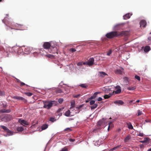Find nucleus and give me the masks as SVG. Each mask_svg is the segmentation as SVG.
<instances>
[{"label":"nucleus","instance_id":"nucleus-1","mask_svg":"<svg viewBox=\"0 0 151 151\" xmlns=\"http://www.w3.org/2000/svg\"><path fill=\"white\" fill-rule=\"evenodd\" d=\"M129 35V32L127 31H122L120 32L114 31L107 33L106 36L108 38L111 39L114 37L123 36H127Z\"/></svg>","mask_w":151,"mask_h":151},{"label":"nucleus","instance_id":"nucleus-2","mask_svg":"<svg viewBox=\"0 0 151 151\" xmlns=\"http://www.w3.org/2000/svg\"><path fill=\"white\" fill-rule=\"evenodd\" d=\"M94 62V59L93 58H91L89 59L88 61L87 62H78L77 65L79 66H80V68H81V69H83L84 67L83 66V65H87L89 66H91L93 64Z\"/></svg>","mask_w":151,"mask_h":151},{"label":"nucleus","instance_id":"nucleus-3","mask_svg":"<svg viewBox=\"0 0 151 151\" xmlns=\"http://www.w3.org/2000/svg\"><path fill=\"white\" fill-rule=\"evenodd\" d=\"M13 26L15 28L18 29L24 30L27 29V27L22 24H19L17 23L15 24Z\"/></svg>","mask_w":151,"mask_h":151},{"label":"nucleus","instance_id":"nucleus-4","mask_svg":"<svg viewBox=\"0 0 151 151\" xmlns=\"http://www.w3.org/2000/svg\"><path fill=\"white\" fill-rule=\"evenodd\" d=\"M44 108L49 109L52 106L50 101H46L44 102Z\"/></svg>","mask_w":151,"mask_h":151},{"label":"nucleus","instance_id":"nucleus-5","mask_svg":"<svg viewBox=\"0 0 151 151\" xmlns=\"http://www.w3.org/2000/svg\"><path fill=\"white\" fill-rule=\"evenodd\" d=\"M13 98L15 99L22 100L25 103H26L27 102V100L22 97L15 96L13 97Z\"/></svg>","mask_w":151,"mask_h":151},{"label":"nucleus","instance_id":"nucleus-6","mask_svg":"<svg viewBox=\"0 0 151 151\" xmlns=\"http://www.w3.org/2000/svg\"><path fill=\"white\" fill-rule=\"evenodd\" d=\"M43 46L45 49H49L51 47L50 43L49 42H45L44 43Z\"/></svg>","mask_w":151,"mask_h":151},{"label":"nucleus","instance_id":"nucleus-7","mask_svg":"<svg viewBox=\"0 0 151 151\" xmlns=\"http://www.w3.org/2000/svg\"><path fill=\"white\" fill-rule=\"evenodd\" d=\"M116 88L117 89L116 91H114L112 93L114 94L115 93V94H119L121 92V87L119 86H117L116 87Z\"/></svg>","mask_w":151,"mask_h":151},{"label":"nucleus","instance_id":"nucleus-8","mask_svg":"<svg viewBox=\"0 0 151 151\" xmlns=\"http://www.w3.org/2000/svg\"><path fill=\"white\" fill-rule=\"evenodd\" d=\"M18 122L22 125L24 124L28 125L29 124V123L28 122L24 120H22L21 119H19Z\"/></svg>","mask_w":151,"mask_h":151},{"label":"nucleus","instance_id":"nucleus-9","mask_svg":"<svg viewBox=\"0 0 151 151\" xmlns=\"http://www.w3.org/2000/svg\"><path fill=\"white\" fill-rule=\"evenodd\" d=\"M31 50V48L29 47H26L24 49V52L25 54H29Z\"/></svg>","mask_w":151,"mask_h":151},{"label":"nucleus","instance_id":"nucleus-10","mask_svg":"<svg viewBox=\"0 0 151 151\" xmlns=\"http://www.w3.org/2000/svg\"><path fill=\"white\" fill-rule=\"evenodd\" d=\"M147 23L145 20H142L140 22V27H145Z\"/></svg>","mask_w":151,"mask_h":151},{"label":"nucleus","instance_id":"nucleus-11","mask_svg":"<svg viewBox=\"0 0 151 151\" xmlns=\"http://www.w3.org/2000/svg\"><path fill=\"white\" fill-rule=\"evenodd\" d=\"M132 14L131 13H128L123 16V18L124 19H129L130 16H132Z\"/></svg>","mask_w":151,"mask_h":151},{"label":"nucleus","instance_id":"nucleus-12","mask_svg":"<svg viewBox=\"0 0 151 151\" xmlns=\"http://www.w3.org/2000/svg\"><path fill=\"white\" fill-rule=\"evenodd\" d=\"M114 103L118 105H122L124 103L123 101L121 100H117L114 101Z\"/></svg>","mask_w":151,"mask_h":151},{"label":"nucleus","instance_id":"nucleus-13","mask_svg":"<svg viewBox=\"0 0 151 151\" xmlns=\"http://www.w3.org/2000/svg\"><path fill=\"white\" fill-rule=\"evenodd\" d=\"M98 75L101 77H104L105 76L107 75V74L104 72L100 71L99 72Z\"/></svg>","mask_w":151,"mask_h":151},{"label":"nucleus","instance_id":"nucleus-14","mask_svg":"<svg viewBox=\"0 0 151 151\" xmlns=\"http://www.w3.org/2000/svg\"><path fill=\"white\" fill-rule=\"evenodd\" d=\"M100 93L99 92H96L93 95L91 96V97L89 98L90 99H94L95 98L97 97V95L99 94Z\"/></svg>","mask_w":151,"mask_h":151},{"label":"nucleus","instance_id":"nucleus-15","mask_svg":"<svg viewBox=\"0 0 151 151\" xmlns=\"http://www.w3.org/2000/svg\"><path fill=\"white\" fill-rule=\"evenodd\" d=\"M6 132L7 133V134L5 136L6 137L12 135L13 134V132L9 130V129L7 130Z\"/></svg>","mask_w":151,"mask_h":151},{"label":"nucleus","instance_id":"nucleus-16","mask_svg":"<svg viewBox=\"0 0 151 151\" xmlns=\"http://www.w3.org/2000/svg\"><path fill=\"white\" fill-rule=\"evenodd\" d=\"M150 139L148 137H146L144 139V140L140 141L141 143H147L149 142Z\"/></svg>","mask_w":151,"mask_h":151},{"label":"nucleus","instance_id":"nucleus-17","mask_svg":"<svg viewBox=\"0 0 151 151\" xmlns=\"http://www.w3.org/2000/svg\"><path fill=\"white\" fill-rule=\"evenodd\" d=\"M114 72L116 74H122L123 72L121 70L117 69L115 70Z\"/></svg>","mask_w":151,"mask_h":151},{"label":"nucleus","instance_id":"nucleus-18","mask_svg":"<svg viewBox=\"0 0 151 151\" xmlns=\"http://www.w3.org/2000/svg\"><path fill=\"white\" fill-rule=\"evenodd\" d=\"M113 95V93H110L108 94H106L104 96V98L105 99H107L110 98Z\"/></svg>","mask_w":151,"mask_h":151},{"label":"nucleus","instance_id":"nucleus-19","mask_svg":"<svg viewBox=\"0 0 151 151\" xmlns=\"http://www.w3.org/2000/svg\"><path fill=\"white\" fill-rule=\"evenodd\" d=\"M106 119V118H103L102 120L99 121L97 123V125L98 126H101L103 123V121L105 120Z\"/></svg>","mask_w":151,"mask_h":151},{"label":"nucleus","instance_id":"nucleus-20","mask_svg":"<svg viewBox=\"0 0 151 151\" xmlns=\"http://www.w3.org/2000/svg\"><path fill=\"white\" fill-rule=\"evenodd\" d=\"M48 127V125L47 124H44L41 126L42 130H45Z\"/></svg>","mask_w":151,"mask_h":151},{"label":"nucleus","instance_id":"nucleus-21","mask_svg":"<svg viewBox=\"0 0 151 151\" xmlns=\"http://www.w3.org/2000/svg\"><path fill=\"white\" fill-rule=\"evenodd\" d=\"M75 102L74 101H72L70 102L71 107L70 108V109H72V110H73V108L75 106Z\"/></svg>","mask_w":151,"mask_h":151},{"label":"nucleus","instance_id":"nucleus-22","mask_svg":"<svg viewBox=\"0 0 151 151\" xmlns=\"http://www.w3.org/2000/svg\"><path fill=\"white\" fill-rule=\"evenodd\" d=\"M150 47L149 46H146L145 47L144 50L145 52H148L150 50Z\"/></svg>","mask_w":151,"mask_h":151},{"label":"nucleus","instance_id":"nucleus-23","mask_svg":"<svg viewBox=\"0 0 151 151\" xmlns=\"http://www.w3.org/2000/svg\"><path fill=\"white\" fill-rule=\"evenodd\" d=\"M51 102L52 104V106H55L58 104V103L57 101H50Z\"/></svg>","mask_w":151,"mask_h":151},{"label":"nucleus","instance_id":"nucleus-24","mask_svg":"<svg viewBox=\"0 0 151 151\" xmlns=\"http://www.w3.org/2000/svg\"><path fill=\"white\" fill-rule=\"evenodd\" d=\"M127 124L128 125V127L130 129H133V127L130 122H129L128 123H127Z\"/></svg>","mask_w":151,"mask_h":151},{"label":"nucleus","instance_id":"nucleus-25","mask_svg":"<svg viewBox=\"0 0 151 151\" xmlns=\"http://www.w3.org/2000/svg\"><path fill=\"white\" fill-rule=\"evenodd\" d=\"M55 92L56 93H63V91L62 89H57L55 90Z\"/></svg>","mask_w":151,"mask_h":151},{"label":"nucleus","instance_id":"nucleus-26","mask_svg":"<svg viewBox=\"0 0 151 151\" xmlns=\"http://www.w3.org/2000/svg\"><path fill=\"white\" fill-rule=\"evenodd\" d=\"M23 130V128L21 127H18L17 128V130L18 132H22Z\"/></svg>","mask_w":151,"mask_h":151},{"label":"nucleus","instance_id":"nucleus-27","mask_svg":"<svg viewBox=\"0 0 151 151\" xmlns=\"http://www.w3.org/2000/svg\"><path fill=\"white\" fill-rule=\"evenodd\" d=\"M130 139V136L129 135H128L124 139V141L125 142H127Z\"/></svg>","mask_w":151,"mask_h":151},{"label":"nucleus","instance_id":"nucleus-28","mask_svg":"<svg viewBox=\"0 0 151 151\" xmlns=\"http://www.w3.org/2000/svg\"><path fill=\"white\" fill-rule=\"evenodd\" d=\"M80 86L82 88H86L88 87L86 84H83L80 85Z\"/></svg>","mask_w":151,"mask_h":151},{"label":"nucleus","instance_id":"nucleus-29","mask_svg":"<svg viewBox=\"0 0 151 151\" xmlns=\"http://www.w3.org/2000/svg\"><path fill=\"white\" fill-rule=\"evenodd\" d=\"M70 112L69 110H68L66 111L65 113V115L67 116H70Z\"/></svg>","mask_w":151,"mask_h":151},{"label":"nucleus","instance_id":"nucleus-30","mask_svg":"<svg viewBox=\"0 0 151 151\" xmlns=\"http://www.w3.org/2000/svg\"><path fill=\"white\" fill-rule=\"evenodd\" d=\"M136 88L135 86L130 87L127 88V89L129 90H134Z\"/></svg>","mask_w":151,"mask_h":151},{"label":"nucleus","instance_id":"nucleus-31","mask_svg":"<svg viewBox=\"0 0 151 151\" xmlns=\"http://www.w3.org/2000/svg\"><path fill=\"white\" fill-rule=\"evenodd\" d=\"M113 126V124H112V122H109V126L108 128V130L109 131V129H110V128H112Z\"/></svg>","mask_w":151,"mask_h":151},{"label":"nucleus","instance_id":"nucleus-32","mask_svg":"<svg viewBox=\"0 0 151 151\" xmlns=\"http://www.w3.org/2000/svg\"><path fill=\"white\" fill-rule=\"evenodd\" d=\"M98 104H94V105L93 106H91V109H95L96 108Z\"/></svg>","mask_w":151,"mask_h":151},{"label":"nucleus","instance_id":"nucleus-33","mask_svg":"<svg viewBox=\"0 0 151 151\" xmlns=\"http://www.w3.org/2000/svg\"><path fill=\"white\" fill-rule=\"evenodd\" d=\"M0 127H2V128L5 131H6L8 129L6 126H4L3 125H1Z\"/></svg>","mask_w":151,"mask_h":151},{"label":"nucleus","instance_id":"nucleus-34","mask_svg":"<svg viewBox=\"0 0 151 151\" xmlns=\"http://www.w3.org/2000/svg\"><path fill=\"white\" fill-rule=\"evenodd\" d=\"M45 56L49 58H53L54 57V55L50 54L45 55Z\"/></svg>","mask_w":151,"mask_h":151},{"label":"nucleus","instance_id":"nucleus-35","mask_svg":"<svg viewBox=\"0 0 151 151\" xmlns=\"http://www.w3.org/2000/svg\"><path fill=\"white\" fill-rule=\"evenodd\" d=\"M24 94L29 96H31L32 95V93L31 92H26Z\"/></svg>","mask_w":151,"mask_h":151},{"label":"nucleus","instance_id":"nucleus-36","mask_svg":"<svg viewBox=\"0 0 151 151\" xmlns=\"http://www.w3.org/2000/svg\"><path fill=\"white\" fill-rule=\"evenodd\" d=\"M119 147H120V146H117L111 149L110 151H113L114 150H116L118 148H119Z\"/></svg>","mask_w":151,"mask_h":151},{"label":"nucleus","instance_id":"nucleus-37","mask_svg":"<svg viewBox=\"0 0 151 151\" xmlns=\"http://www.w3.org/2000/svg\"><path fill=\"white\" fill-rule=\"evenodd\" d=\"M72 130L70 128H67L64 130V131L69 132L71 131Z\"/></svg>","mask_w":151,"mask_h":151},{"label":"nucleus","instance_id":"nucleus-38","mask_svg":"<svg viewBox=\"0 0 151 151\" xmlns=\"http://www.w3.org/2000/svg\"><path fill=\"white\" fill-rule=\"evenodd\" d=\"M63 98H60L58 99V102L59 103L61 104L63 102Z\"/></svg>","mask_w":151,"mask_h":151},{"label":"nucleus","instance_id":"nucleus-39","mask_svg":"<svg viewBox=\"0 0 151 151\" xmlns=\"http://www.w3.org/2000/svg\"><path fill=\"white\" fill-rule=\"evenodd\" d=\"M56 119H55V118L54 117H51L50 118L49 120L50 121L52 122H54L55 121H56Z\"/></svg>","mask_w":151,"mask_h":151},{"label":"nucleus","instance_id":"nucleus-40","mask_svg":"<svg viewBox=\"0 0 151 151\" xmlns=\"http://www.w3.org/2000/svg\"><path fill=\"white\" fill-rule=\"evenodd\" d=\"M142 113V111H140V110H138L137 112V116H139L141 115Z\"/></svg>","mask_w":151,"mask_h":151},{"label":"nucleus","instance_id":"nucleus-41","mask_svg":"<svg viewBox=\"0 0 151 151\" xmlns=\"http://www.w3.org/2000/svg\"><path fill=\"white\" fill-rule=\"evenodd\" d=\"M135 78L137 79L139 81H140V77H139V76H137V75H136L135 76Z\"/></svg>","mask_w":151,"mask_h":151},{"label":"nucleus","instance_id":"nucleus-42","mask_svg":"<svg viewBox=\"0 0 151 151\" xmlns=\"http://www.w3.org/2000/svg\"><path fill=\"white\" fill-rule=\"evenodd\" d=\"M80 96H81L80 94H78L76 95H73V97L74 98H78L79 97H80Z\"/></svg>","mask_w":151,"mask_h":151},{"label":"nucleus","instance_id":"nucleus-43","mask_svg":"<svg viewBox=\"0 0 151 151\" xmlns=\"http://www.w3.org/2000/svg\"><path fill=\"white\" fill-rule=\"evenodd\" d=\"M95 103V101L94 100H91L90 102V104L91 105H93Z\"/></svg>","mask_w":151,"mask_h":151},{"label":"nucleus","instance_id":"nucleus-44","mask_svg":"<svg viewBox=\"0 0 151 151\" xmlns=\"http://www.w3.org/2000/svg\"><path fill=\"white\" fill-rule=\"evenodd\" d=\"M70 51L73 52L76 51V50L75 48H71L70 49Z\"/></svg>","mask_w":151,"mask_h":151},{"label":"nucleus","instance_id":"nucleus-45","mask_svg":"<svg viewBox=\"0 0 151 151\" xmlns=\"http://www.w3.org/2000/svg\"><path fill=\"white\" fill-rule=\"evenodd\" d=\"M4 95V92L0 90V96H3Z\"/></svg>","mask_w":151,"mask_h":151},{"label":"nucleus","instance_id":"nucleus-46","mask_svg":"<svg viewBox=\"0 0 151 151\" xmlns=\"http://www.w3.org/2000/svg\"><path fill=\"white\" fill-rule=\"evenodd\" d=\"M68 151V149L66 147H65L63 148L61 150V151Z\"/></svg>","mask_w":151,"mask_h":151},{"label":"nucleus","instance_id":"nucleus-47","mask_svg":"<svg viewBox=\"0 0 151 151\" xmlns=\"http://www.w3.org/2000/svg\"><path fill=\"white\" fill-rule=\"evenodd\" d=\"M111 52H112V51H111V50H109V52H108L107 53V55H108V56H109L110 54L111 53Z\"/></svg>","mask_w":151,"mask_h":151},{"label":"nucleus","instance_id":"nucleus-48","mask_svg":"<svg viewBox=\"0 0 151 151\" xmlns=\"http://www.w3.org/2000/svg\"><path fill=\"white\" fill-rule=\"evenodd\" d=\"M63 108H59L57 110V112H60L61 111H63Z\"/></svg>","mask_w":151,"mask_h":151},{"label":"nucleus","instance_id":"nucleus-49","mask_svg":"<svg viewBox=\"0 0 151 151\" xmlns=\"http://www.w3.org/2000/svg\"><path fill=\"white\" fill-rule=\"evenodd\" d=\"M6 109H3L0 110V113H5L4 111H5Z\"/></svg>","mask_w":151,"mask_h":151},{"label":"nucleus","instance_id":"nucleus-50","mask_svg":"<svg viewBox=\"0 0 151 151\" xmlns=\"http://www.w3.org/2000/svg\"><path fill=\"white\" fill-rule=\"evenodd\" d=\"M143 134L142 133L139 132V134L138 135V136H140V137H143Z\"/></svg>","mask_w":151,"mask_h":151},{"label":"nucleus","instance_id":"nucleus-51","mask_svg":"<svg viewBox=\"0 0 151 151\" xmlns=\"http://www.w3.org/2000/svg\"><path fill=\"white\" fill-rule=\"evenodd\" d=\"M97 100L98 101H101L102 100V99L100 97H99L98 98Z\"/></svg>","mask_w":151,"mask_h":151},{"label":"nucleus","instance_id":"nucleus-52","mask_svg":"<svg viewBox=\"0 0 151 151\" xmlns=\"http://www.w3.org/2000/svg\"><path fill=\"white\" fill-rule=\"evenodd\" d=\"M20 85L21 86H22L25 85V84L24 83L22 82H20Z\"/></svg>","mask_w":151,"mask_h":151},{"label":"nucleus","instance_id":"nucleus-53","mask_svg":"<svg viewBox=\"0 0 151 151\" xmlns=\"http://www.w3.org/2000/svg\"><path fill=\"white\" fill-rule=\"evenodd\" d=\"M10 109H6L5 111H4L5 113H8L10 112Z\"/></svg>","mask_w":151,"mask_h":151},{"label":"nucleus","instance_id":"nucleus-54","mask_svg":"<svg viewBox=\"0 0 151 151\" xmlns=\"http://www.w3.org/2000/svg\"><path fill=\"white\" fill-rule=\"evenodd\" d=\"M0 51L4 50V52H5V50L4 49L3 47H0Z\"/></svg>","mask_w":151,"mask_h":151},{"label":"nucleus","instance_id":"nucleus-55","mask_svg":"<svg viewBox=\"0 0 151 151\" xmlns=\"http://www.w3.org/2000/svg\"><path fill=\"white\" fill-rule=\"evenodd\" d=\"M70 141L71 142H73L75 141V139H70Z\"/></svg>","mask_w":151,"mask_h":151},{"label":"nucleus","instance_id":"nucleus-56","mask_svg":"<svg viewBox=\"0 0 151 151\" xmlns=\"http://www.w3.org/2000/svg\"><path fill=\"white\" fill-rule=\"evenodd\" d=\"M10 49H11V50H12V48H10V47H8L7 48V49L6 50H9L10 51V52H11V51L10 50Z\"/></svg>","mask_w":151,"mask_h":151},{"label":"nucleus","instance_id":"nucleus-57","mask_svg":"<svg viewBox=\"0 0 151 151\" xmlns=\"http://www.w3.org/2000/svg\"><path fill=\"white\" fill-rule=\"evenodd\" d=\"M139 100H137L136 101V103H139Z\"/></svg>","mask_w":151,"mask_h":151},{"label":"nucleus","instance_id":"nucleus-58","mask_svg":"<svg viewBox=\"0 0 151 151\" xmlns=\"http://www.w3.org/2000/svg\"><path fill=\"white\" fill-rule=\"evenodd\" d=\"M17 82H20H20H21V81H20V80H19V79H17Z\"/></svg>","mask_w":151,"mask_h":151},{"label":"nucleus","instance_id":"nucleus-59","mask_svg":"<svg viewBox=\"0 0 151 151\" xmlns=\"http://www.w3.org/2000/svg\"><path fill=\"white\" fill-rule=\"evenodd\" d=\"M147 151H151V148L148 149Z\"/></svg>","mask_w":151,"mask_h":151},{"label":"nucleus","instance_id":"nucleus-60","mask_svg":"<svg viewBox=\"0 0 151 151\" xmlns=\"http://www.w3.org/2000/svg\"><path fill=\"white\" fill-rule=\"evenodd\" d=\"M81 107V106H80L78 107V109H80Z\"/></svg>","mask_w":151,"mask_h":151},{"label":"nucleus","instance_id":"nucleus-61","mask_svg":"<svg viewBox=\"0 0 151 151\" xmlns=\"http://www.w3.org/2000/svg\"><path fill=\"white\" fill-rule=\"evenodd\" d=\"M89 102V100H86V102Z\"/></svg>","mask_w":151,"mask_h":151},{"label":"nucleus","instance_id":"nucleus-62","mask_svg":"<svg viewBox=\"0 0 151 151\" xmlns=\"http://www.w3.org/2000/svg\"><path fill=\"white\" fill-rule=\"evenodd\" d=\"M124 78L125 79H127V77H125Z\"/></svg>","mask_w":151,"mask_h":151},{"label":"nucleus","instance_id":"nucleus-63","mask_svg":"<svg viewBox=\"0 0 151 151\" xmlns=\"http://www.w3.org/2000/svg\"><path fill=\"white\" fill-rule=\"evenodd\" d=\"M3 121H4V118H3Z\"/></svg>","mask_w":151,"mask_h":151},{"label":"nucleus","instance_id":"nucleus-64","mask_svg":"<svg viewBox=\"0 0 151 151\" xmlns=\"http://www.w3.org/2000/svg\"><path fill=\"white\" fill-rule=\"evenodd\" d=\"M68 93V92H66L65 93H64V94H65V93L67 94Z\"/></svg>","mask_w":151,"mask_h":151}]
</instances>
